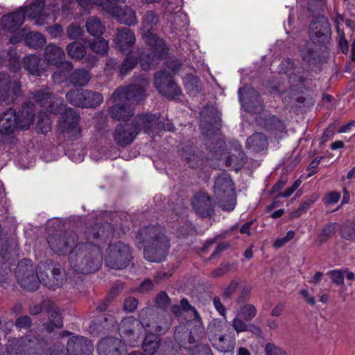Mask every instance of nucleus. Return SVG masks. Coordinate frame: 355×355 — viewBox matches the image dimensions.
Instances as JSON below:
<instances>
[{
    "instance_id": "1",
    "label": "nucleus",
    "mask_w": 355,
    "mask_h": 355,
    "mask_svg": "<svg viewBox=\"0 0 355 355\" xmlns=\"http://www.w3.org/2000/svg\"><path fill=\"white\" fill-rule=\"evenodd\" d=\"M114 230L110 224L95 225L85 232L86 243L83 241L76 244L69 255V265L75 271L87 273L96 271L102 263V252L98 246L92 245L93 241L102 237L109 239Z\"/></svg>"
},
{
    "instance_id": "2",
    "label": "nucleus",
    "mask_w": 355,
    "mask_h": 355,
    "mask_svg": "<svg viewBox=\"0 0 355 355\" xmlns=\"http://www.w3.org/2000/svg\"><path fill=\"white\" fill-rule=\"evenodd\" d=\"M148 86V80L139 77L138 83L116 89L110 98L114 104L109 111L112 118L119 121L131 117L134 114L131 105L145 98Z\"/></svg>"
},
{
    "instance_id": "3",
    "label": "nucleus",
    "mask_w": 355,
    "mask_h": 355,
    "mask_svg": "<svg viewBox=\"0 0 355 355\" xmlns=\"http://www.w3.org/2000/svg\"><path fill=\"white\" fill-rule=\"evenodd\" d=\"M158 21V16L153 10L147 11L143 17L141 31L143 39L149 46V52L140 57L141 67L144 70H148L158 64L167 52L163 40L151 32Z\"/></svg>"
},
{
    "instance_id": "4",
    "label": "nucleus",
    "mask_w": 355,
    "mask_h": 355,
    "mask_svg": "<svg viewBox=\"0 0 355 355\" xmlns=\"http://www.w3.org/2000/svg\"><path fill=\"white\" fill-rule=\"evenodd\" d=\"M137 240L144 247V257L151 262L164 261L170 248V240L161 226H148L141 228Z\"/></svg>"
},
{
    "instance_id": "5",
    "label": "nucleus",
    "mask_w": 355,
    "mask_h": 355,
    "mask_svg": "<svg viewBox=\"0 0 355 355\" xmlns=\"http://www.w3.org/2000/svg\"><path fill=\"white\" fill-rule=\"evenodd\" d=\"M164 126L159 118L155 114L137 115L132 123L119 124L116 126L114 139L118 145L125 146L134 141L140 130H143L145 132L154 135L158 134Z\"/></svg>"
},
{
    "instance_id": "6",
    "label": "nucleus",
    "mask_w": 355,
    "mask_h": 355,
    "mask_svg": "<svg viewBox=\"0 0 355 355\" xmlns=\"http://www.w3.org/2000/svg\"><path fill=\"white\" fill-rule=\"evenodd\" d=\"M35 112L31 105L26 104L16 112L10 108L0 116V132L9 135L15 130L29 128L34 120Z\"/></svg>"
},
{
    "instance_id": "7",
    "label": "nucleus",
    "mask_w": 355,
    "mask_h": 355,
    "mask_svg": "<svg viewBox=\"0 0 355 355\" xmlns=\"http://www.w3.org/2000/svg\"><path fill=\"white\" fill-rule=\"evenodd\" d=\"M214 193L219 206L225 211H232L236 204V193L230 176L222 173L218 176L214 184Z\"/></svg>"
},
{
    "instance_id": "8",
    "label": "nucleus",
    "mask_w": 355,
    "mask_h": 355,
    "mask_svg": "<svg viewBox=\"0 0 355 355\" xmlns=\"http://www.w3.org/2000/svg\"><path fill=\"white\" fill-rule=\"evenodd\" d=\"M132 259V252L130 247L123 242L110 245L105 251V265L112 269L125 268L130 265Z\"/></svg>"
},
{
    "instance_id": "9",
    "label": "nucleus",
    "mask_w": 355,
    "mask_h": 355,
    "mask_svg": "<svg viewBox=\"0 0 355 355\" xmlns=\"http://www.w3.org/2000/svg\"><path fill=\"white\" fill-rule=\"evenodd\" d=\"M15 275L18 283L25 289L34 291L38 288L40 280L31 260H21L16 268Z\"/></svg>"
},
{
    "instance_id": "10",
    "label": "nucleus",
    "mask_w": 355,
    "mask_h": 355,
    "mask_svg": "<svg viewBox=\"0 0 355 355\" xmlns=\"http://www.w3.org/2000/svg\"><path fill=\"white\" fill-rule=\"evenodd\" d=\"M140 324L147 331H154L156 333H162L171 327L169 317L164 318L156 315L151 309H143L139 315Z\"/></svg>"
},
{
    "instance_id": "11",
    "label": "nucleus",
    "mask_w": 355,
    "mask_h": 355,
    "mask_svg": "<svg viewBox=\"0 0 355 355\" xmlns=\"http://www.w3.org/2000/svg\"><path fill=\"white\" fill-rule=\"evenodd\" d=\"M79 240L75 232H70L51 235L48 239V243L55 253L64 255L70 253L73 247L80 241Z\"/></svg>"
},
{
    "instance_id": "12",
    "label": "nucleus",
    "mask_w": 355,
    "mask_h": 355,
    "mask_svg": "<svg viewBox=\"0 0 355 355\" xmlns=\"http://www.w3.org/2000/svg\"><path fill=\"white\" fill-rule=\"evenodd\" d=\"M107 3L103 6V10L115 17L120 23L127 26L135 25L137 24V19L135 10L128 6L119 8L116 6V3L123 2L125 0H106Z\"/></svg>"
},
{
    "instance_id": "13",
    "label": "nucleus",
    "mask_w": 355,
    "mask_h": 355,
    "mask_svg": "<svg viewBox=\"0 0 355 355\" xmlns=\"http://www.w3.org/2000/svg\"><path fill=\"white\" fill-rule=\"evenodd\" d=\"M24 16L31 18L35 24L43 26L55 20L49 8H45L44 0H33L29 6H24Z\"/></svg>"
},
{
    "instance_id": "14",
    "label": "nucleus",
    "mask_w": 355,
    "mask_h": 355,
    "mask_svg": "<svg viewBox=\"0 0 355 355\" xmlns=\"http://www.w3.org/2000/svg\"><path fill=\"white\" fill-rule=\"evenodd\" d=\"M33 99L47 112L54 114H62L61 112L66 109L63 99L52 96L48 89L36 91L33 94Z\"/></svg>"
},
{
    "instance_id": "15",
    "label": "nucleus",
    "mask_w": 355,
    "mask_h": 355,
    "mask_svg": "<svg viewBox=\"0 0 355 355\" xmlns=\"http://www.w3.org/2000/svg\"><path fill=\"white\" fill-rule=\"evenodd\" d=\"M140 322L133 317L125 318L121 320L119 326L120 336L126 345L136 347L140 339V333L138 331Z\"/></svg>"
},
{
    "instance_id": "16",
    "label": "nucleus",
    "mask_w": 355,
    "mask_h": 355,
    "mask_svg": "<svg viewBox=\"0 0 355 355\" xmlns=\"http://www.w3.org/2000/svg\"><path fill=\"white\" fill-rule=\"evenodd\" d=\"M79 114L73 109L67 107L62 113L58 121V129L63 134L67 135L69 137L73 138L80 133V128L78 125Z\"/></svg>"
},
{
    "instance_id": "17",
    "label": "nucleus",
    "mask_w": 355,
    "mask_h": 355,
    "mask_svg": "<svg viewBox=\"0 0 355 355\" xmlns=\"http://www.w3.org/2000/svg\"><path fill=\"white\" fill-rule=\"evenodd\" d=\"M21 94V83L18 77L10 78L6 73H0V101L10 103Z\"/></svg>"
},
{
    "instance_id": "18",
    "label": "nucleus",
    "mask_w": 355,
    "mask_h": 355,
    "mask_svg": "<svg viewBox=\"0 0 355 355\" xmlns=\"http://www.w3.org/2000/svg\"><path fill=\"white\" fill-rule=\"evenodd\" d=\"M239 101L241 106L248 112L261 113L263 110L262 101L258 92L251 87H242L239 89Z\"/></svg>"
},
{
    "instance_id": "19",
    "label": "nucleus",
    "mask_w": 355,
    "mask_h": 355,
    "mask_svg": "<svg viewBox=\"0 0 355 355\" xmlns=\"http://www.w3.org/2000/svg\"><path fill=\"white\" fill-rule=\"evenodd\" d=\"M154 83L159 92L166 98H174L181 94L180 88L165 70L155 74Z\"/></svg>"
},
{
    "instance_id": "20",
    "label": "nucleus",
    "mask_w": 355,
    "mask_h": 355,
    "mask_svg": "<svg viewBox=\"0 0 355 355\" xmlns=\"http://www.w3.org/2000/svg\"><path fill=\"white\" fill-rule=\"evenodd\" d=\"M184 326L178 327L175 331V338L184 348L195 351L193 355H212L211 349L207 345H196L193 337L185 330Z\"/></svg>"
},
{
    "instance_id": "21",
    "label": "nucleus",
    "mask_w": 355,
    "mask_h": 355,
    "mask_svg": "<svg viewBox=\"0 0 355 355\" xmlns=\"http://www.w3.org/2000/svg\"><path fill=\"white\" fill-rule=\"evenodd\" d=\"M330 25L326 18L320 17L313 20L309 28V37L314 44L326 42L331 35Z\"/></svg>"
},
{
    "instance_id": "22",
    "label": "nucleus",
    "mask_w": 355,
    "mask_h": 355,
    "mask_svg": "<svg viewBox=\"0 0 355 355\" xmlns=\"http://www.w3.org/2000/svg\"><path fill=\"white\" fill-rule=\"evenodd\" d=\"M44 56L49 64L55 66L57 68L72 70L73 67L71 62L65 60L64 50L54 44H49L46 46Z\"/></svg>"
},
{
    "instance_id": "23",
    "label": "nucleus",
    "mask_w": 355,
    "mask_h": 355,
    "mask_svg": "<svg viewBox=\"0 0 355 355\" xmlns=\"http://www.w3.org/2000/svg\"><path fill=\"white\" fill-rule=\"evenodd\" d=\"M93 349L91 341L83 336H71L67 345V352L71 355H92Z\"/></svg>"
},
{
    "instance_id": "24",
    "label": "nucleus",
    "mask_w": 355,
    "mask_h": 355,
    "mask_svg": "<svg viewBox=\"0 0 355 355\" xmlns=\"http://www.w3.org/2000/svg\"><path fill=\"white\" fill-rule=\"evenodd\" d=\"M125 343L114 337L102 339L98 345L99 355H122L125 351Z\"/></svg>"
},
{
    "instance_id": "25",
    "label": "nucleus",
    "mask_w": 355,
    "mask_h": 355,
    "mask_svg": "<svg viewBox=\"0 0 355 355\" xmlns=\"http://www.w3.org/2000/svg\"><path fill=\"white\" fill-rule=\"evenodd\" d=\"M24 22V8H19L18 10L3 15L1 18V25L3 29L15 32Z\"/></svg>"
},
{
    "instance_id": "26",
    "label": "nucleus",
    "mask_w": 355,
    "mask_h": 355,
    "mask_svg": "<svg viewBox=\"0 0 355 355\" xmlns=\"http://www.w3.org/2000/svg\"><path fill=\"white\" fill-rule=\"evenodd\" d=\"M135 33L128 28L119 29L116 33L114 43L119 51L124 53L135 43Z\"/></svg>"
},
{
    "instance_id": "27",
    "label": "nucleus",
    "mask_w": 355,
    "mask_h": 355,
    "mask_svg": "<svg viewBox=\"0 0 355 355\" xmlns=\"http://www.w3.org/2000/svg\"><path fill=\"white\" fill-rule=\"evenodd\" d=\"M191 203L196 213L202 217L209 216L213 211L210 198L204 192L196 193Z\"/></svg>"
},
{
    "instance_id": "28",
    "label": "nucleus",
    "mask_w": 355,
    "mask_h": 355,
    "mask_svg": "<svg viewBox=\"0 0 355 355\" xmlns=\"http://www.w3.org/2000/svg\"><path fill=\"white\" fill-rule=\"evenodd\" d=\"M51 270V277H47V279H44L41 275V281L44 282V284L53 289L60 286L64 283L65 279V275L62 271L60 265H54L50 268Z\"/></svg>"
},
{
    "instance_id": "29",
    "label": "nucleus",
    "mask_w": 355,
    "mask_h": 355,
    "mask_svg": "<svg viewBox=\"0 0 355 355\" xmlns=\"http://www.w3.org/2000/svg\"><path fill=\"white\" fill-rule=\"evenodd\" d=\"M41 59L36 55H30L24 58L22 64L29 74L35 76L42 75L43 69L40 67Z\"/></svg>"
},
{
    "instance_id": "30",
    "label": "nucleus",
    "mask_w": 355,
    "mask_h": 355,
    "mask_svg": "<svg viewBox=\"0 0 355 355\" xmlns=\"http://www.w3.org/2000/svg\"><path fill=\"white\" fill-rule=\"evenodd\" d=\"M210 342L215 349L223 353H232L235 347V340L230 336L227 337L226 334Z\"/></svg>"
},
{
    "instance_id": "31",
    "label": "nucleus",
    "mask_w": 355,
    "mask_h": 355,
    "mask_svg": "<svg viewBox=\"0 0 355 355\" xmlns=\"http://www.w3.org/2000/svg\"><path fill=\"white\" fill-rule=\"evenodd\" d=\"M85 27L87 32L92 37H101L105 30L101 19L96 16L89 17L86 20Z\"/></svg>"
},
{
    "instance_id": "32",
    "label": "nucleus",
    "mask_w": 355,
    "mask_h": 355,
    "mask_svg": "<svg viewBox=\"0 0 355 355\" xmlns=\"http://www.w3.org/2000/svg\"><path fill=\"white\" fill-rule=\"evenodd\" d=\"M228 326L226 322L218 320H212L207 327V334L209 340H213L220 336H223L226 334Z\"/></svg>"
},
{
    "instance_id": "33",
    "label": "nucleus",
    "mask_w": 355,
    "mask_h": 355,
    "mask_svg": "<svg viewBox=\"0 0 355 355\" xmlns=\"http://www.w3.org/2000/svg\"><path fill=\"white\" fill-rule=\"evenodd\" d=\"M246 146L253 151L259 152L267 148L268 139L263 134L257 132L248 137Z\"/></svg>"
},
{
    "instance_id": "34",
    "label": "nucleus",
    "mask_w": 355,
    "mask_h": 355,
    "mask_svg": "<svg viewBox=\"0 0 355 355\" xmlns=\"http://www.w3.org/2000/svg\"><path fill=\"white\" fill-rule=\"evenodd\" d=\"M83 96V107H95L99 105L103 101L102 94L92 90H84Z\"/></svg>"
},
{
    "instance_id": "35",
    "label": "nucleus",
    "mask_w": 355,
    "mask_h": 355,
    "mask_svg": "<svg viewBox=\"0 0 355 355\" xmlns=\"http://www.w3.org/2000/svg\"><path fill=\"white\" fill-rule=\"evenodd\" d=\"M66 51L71 58L76 60H81L86 55V47L79 42H72L68 44Z\"/></svg>"
},
{
    "instance_id": "36",
    "label": "nucleus",
    "mask_w": 355,
    "mask_h": 355,
    "mask_svg": "<svg viewBox=\"0 0 355 355\" xmlns=\"http://www.w3.org/2000/svg\"><path fill=\"white\" fill-rule=\"evenodd\" d=\"M160 338L154 334L146 336L142 347L146 355H154L159 347Z\"/></svg>"
},
{
    "instance_id": "37",
    "label": "nucleus",
    "mask_w": 355,
    "mask_h": 355,
    "mask_svg": "<svg viewBox=\"0 0 355 355\" xmlns=\"http://www.w3.org/2000/svg\"><path fill=\"white\" fill-rule=\"evenodd\" d=\"M7 57L9 65L12 70L14 72L18 71L20 69V64L15 51L10 50L7 52L4 50L0 49V64H6Z\"/></svg>"
},
{
    "instance_id": "38",
    "label": "nucleus",
    "mask_w": 355,
    "mask_h": 355,
    "mask_svg": "<svg viewBox=\"0 0 355 355\" xmlns=\"http://www.w3.org/2000/svg\"><path fill=\"white\" fill-rule=\"evenodd\" d=\"M184 83L187 92L191 95H196L202 89L200 79L193 75L189 74L184 78Z\"/></svg>"
},
{
    "instance_id": "39",
    "label": "nucleus",
    "mask_w": 355,
    "mask_h": 355,
    "mask_svg": "<svg viewBox=\"0 0 355 355\" xmlns=\"http://www.w3.org/2000/svg\"><path fill=\"white\" fill-rule=\"evenodd\" d=\"M90 80V75L87 70L79 69L71 73L69 76L70 82L74 85L85 86Z\"/></svg>"
},
{
    "instance_id": "40",
    "label": "nucleus",
    "mask_w": 355,
    "mask_h": 355,
    "mask_svg": "<svg viewBox=\"0 0 355 355\" xmlns=\"http://www.w3.org/2000/svg\"><path fill=\"white\" fill-rule=\"evenodd\" d=\"M49 323L44 324L47 332L51 333L54 328L60 329L62 327V320L58 311L55 309H50L49 311Z\"/></svg>"
},
{
    "instance_id": "41",
    "label": "nucleus",
    "mask_w": 355,
    "mask_h": 355,
    "mask_svg": "<svg viewBox=\"0 0 355 355\" xmlns=\"http://www.w3.org/2000/svg\"><path fill=\"white\" fill-rule=\"evenodd\" d=\"M49 323L44 324L47 332L51 333L54 328L60 329L62 327V320L58 311L55 309H50L49 311Z\"/></svg>"
},
{
    "instance_id": "42",
    "label": "nucleus",
    "mask_w": 355,
    "mask_h": 355,
    "mask_svg": "<svg viewBox=\"0 0 355 355\" xmlns=\"http://www.w3.org/2000/svg\"><path fill=\"white\" fill-rule=\"evenodd\" d=\"M26 44L33 49L42 47L46 44L44 35L37 32H30L25 37Z\"/></svg>"
},
{
    "instance_id": "43",
    "label": "nucleus",
    "mask_w": 355,
    "mask_h": 355,
    "mask_svg": "<svg viewBox=\"0 0 355 355\" xmlns=\"http://www.w3.org/2000/svg\"><path fill=\"white\" fill-rule=\"evenodd\" d=\"M89 46L93 52L101 56L105 55L109 50L108 42L103 38L89 42Z\"/></svg>"
},
{
    "instance_id": "44",
    "label": "nucleus",
    "mask_w": 355,
    "mask_h": 355,
    "mask_svg": "<svg viewBox=\"0 0 355 355\" xmlns=\"http://www.w3.org/2000/svg\"><path fill=\"white\" fill-rule=\"evenodd\" d=\"M83 89H71L66 94L67 101L76 107H83Z\"/></svg>"
},
{
    "instance_id": "45",
    "label": "nucleus",
    "mask_w": 355,
    "mask_h": 355,
    "mask_svg": "<svg viewBox=\"0 0 355 355\" xmlns=\"http://www.w3.org/2000/svg\"><path fill=\"white\" fill-rule=\"evenodd\" d=\"M135 52L130 51L122 63L120 69V76H124L131 71L137 64V58L134 57Z\"/></svg>"
},
{
    "instance_id": "46",
    "label": "nucleus",
    "mask_w": 355,
    "mask_h": 355,
    "mask_svg": "<svg viewBox=\"0 0 355 355\" xmlns=\"http://www.w3.org/2000/svg\"><path fill=\"white\" fill-rule=\"evenodd\" d=\"M340 234L345 240L355 241V220L348 221L343 224Z\"/></svg>"
},
{
    "instance_id": "47",
    "label": "nucleus",
    "mask_w": 355,
    "mask_h": 355,
    "mask_svg": "<svg viewBox=\"0 0 355 355\" xmlns=\"http://www.w3.org/2000/svg\"><path fill=\"white\" fill-rule=\"evenodd\" d=\"M257 315L256 307L251 304H245L241 306L239 310L238 315L245 321H251Z\"/></svg>"
},
{
    "instance_id": "48",
    "label": "nucleus",
    "mask_w": 355,
    "mask_h": 355,
    "mask_svg": "<svg viewBox=\"0 0 355 355\" xmlns=\"http://www.w3.org/2000/svg\"><path fill=\"white\" fill-rule=\"evenodd\" d=\"M183 156L188 161L191 167L196 168L202 166L205 163L204 159H202V153L199 152L198 153H192L185 152Z\"/></svg>"
},
{
    "instance_id": "49",
    "label": "nucleus",
    "mask_w": 355,
    "mask_h": 355,
    "mask_svg": "<svg viewBox=\"0 0 355 355\" xmlns=\"http://www.w3.org/2000/svg\"><path fill=\"white\" fill-rule=\"evenodd\" d=\"M67 37L69 40H75L80 39L83 35V30L81 26L76 24H71L66 30Z\"/></svg>"
},
{
    "instance_id": "50",
    "label": "nucleus",
    "mask_w": 355,
    "mask_h": 355,
    "mask_svg": "<svg viewBox=\"0 0 355 355\" xmlns=\"http://www.w3.org/2000/svg\"><path fill=\"white\" fill-rule=\"evenodd\" d=\"M318 196L317 194H313L307 198L300 206L298 209L295 211V216H300L303 213L306 212L310 207L318 200Z\"/></svg>"
},
{
    "instance_id": "51",
    "label": "nucleus",
    "mask_w": 355,
    "mask_h": 355,
    "mask_svg": "<svg viewBox=\"0 0 355 355\" xmlns=\"http://www.w3.org/2000/svg\"><path fill=\"white\" fill-rule=\"evenodd\" d=\"M76 1L84 10L90 9L93 5H99L103 8V6L107 3L106 0H76Z\"/></svg>"
},
{
    "instance_id": "52",
    "label": "nucleus",
    "mask_w": 355,
    "mask_h": 355,
    "mask_svg": "<svg viewBox=\"0 0 355 355\" xmlns=\"http://www.w3.org/2000/svg\"><path fill=\"white\" fill-rule=\"evenodd\" d=\"M301 53L303 60L308 62H312L317 59V52L315 49L309 45L303 49Z\"/></svg>"
},
{
    "instance_id": "53",
    "label": "nucleus",
    "mask_w": 355,
    "mask_h": 355,
    "mask_svg": "<svg viewBox=\"0 0 355 355\" xmlns=\"http://www.w3.org/2000/svg\"><path fill=\"white\" fill-rule=\"evenodd\" d=\"M209 114H211V121H213L216 124H218L220 121V113L212 106L204 107L201 111V114L204 116H207L209 117Z\"/></svg>"
},
{
    "instance_id": "54",
    "label": "nucleus",
    "mask_w": 355,
    "mask_h": 355,
    "mask_svg": "<svg viewBox=\"0 0 355 355\" xmlns=\"http://www.w3.org/2000/svg\"><path fill=\"white\" fill-rule=\"evenodd\" d=\"M337 223H331L325 225L322 230V233L321 235L322 240H327L329 237L334 235L337 230Z\"/></svg>"
},
{
    "instance_id": "55",
    "label": "nucleus",
    "mask_w": 355,
    "mask_h": 355,
    "mask_svg": "<svg viewBox=\"0 0 355 355\" xmlns=\"http://www.w3.org/2000/svg\"><path fill=\"white\" fill-rule=\"evenodd\" d=\"M58 71L55 72L52 78L53 80V82L55 83H61L66 80L68 77L67 73L69 72L71 70H67L66 69L63 68H58Z\"/></svg>"
},
{
    "instance_id": "56",
    "label": "nucleus",
    "mask_w": 355,
    "mask_h": 355,
    "mask_svg": "<svg viewBox=\"0 0 355 355\" xmlns=\"http://www.w3.org/2000/svg\"><path fill=\"white\" fill-rule=\"evenodd\" d=\"M156 304L162 309H166L170 304V299L165 292H160L155 298Z\"/></svg>"
},
{
    "instance_id": "57",
    "label": "nucleus",
    "mask_w": 355,
    "mask_h": 355,
    "mask_svg": "<svg viewBox=\"0 0 355 355\" xmlns=\"http://www.w3.org/2000/svg\"><path fill=\"white\" fill-rule=\"evenodd\" d=\"M330 275L332 282L336 285H341L344 282V275L342 270H334L328 272Z\"/></svg>"
},
{
    "instance_id": "58",
    "label": "nucleus",
    "mask_w": 355,
    "mask_h": 355,
    "mask_svg": "<svg viewBox=\"0 0 355 355\" xmlns=\"http://www.w3.org/2000/svg\"><path fill=\"white\" fill-rule=\"evenodd\" d=\"M265 352L267 355H286L284 350L272 343H268L266 345Z\"/></svg>"
},
{
    "instance_id": "59",
    "label": "nucleus",
    "mask_w": 355,
    "mask_h": 355,
    "mask_svg": "<svg viewBox=\"0 0 355 355\" xmlns=\"http://www.w3.org/2000/svg\"><path fill=\"white\" fill-rule=\"evenodd\" d=\"M31 320L27 315L19 317L15 321V325L19 329H26L31 327Z\"/></svg>"
},
{
    "instance_id": "60",
    "label": "nucleus",
    "mask_w": 355,
    "mask_h": 355,
    "mask_svg": "<svg viewBox=\"0 0 355 355\" xmlns=\"http://www.w3.org/2000/svg\"><path fill=\"white\" fill-rule=\"evenodd\" d=\"M232 326L237 332H243L248 329V324L239 315L233 320Z\"/></svg>"
},
{
    "instance_id": "61",
    "label": "nucleus",
    "mask_w": 355,
    "mask_h": 355,
    "mask_svg": "<svg viewBox=\"0 0 355 355\" xmlns=\"http://www.w3.org/2000/svg\"><path fill=\"white\" fill-rule=\"evenodd\" d=\"M138 305V300L132 297H127L124 301V309L128 312L134 311Z\"/></svg>"
},
{
    "instance_id": "62",
    "label": "nucleus",
    "mask_w": 355,
    "mask_h": 355,
    "mask_svg": "<svg viewBox=\"0 0 355 355\" xmlns=\"http://www.w3.org/2000/svg\"><path fill=\"white\" fill-rule=\"evenodd\" d=\"M47 32L53 38H57L62 35L63 28L59 24H55L47 28Z\"/></svg>"
},
{
    "instance_id": "63",
    "label": "nucleus",
    "mask_w": 355,
    "mask_h": 355,
    "mask_svg": "<svg viewBox=\"0 0 355 355\" xmlns=\"http://www.w3.org/2000/svg\"><path fill=\"white\" fill-rule=\"evenodd\" d=\"M340 198V193L332 191L328 193L324 198V202L326 205H333L338 202Z\"/></svg>"
},
{
    "instance_id": "64",
    "label": "nucleus",
    "mask_w": 355,
    "mask_h": 355,
    "mask_svg": "<svg viewBox=\"0 0 355 355\" xmlns=\"http://www.w3.org/2000/svg\"><path fill=\"white\" fill-rule=\"evenodd\" d=\"M154 284L150 279H145L138 287L137 291L140 293H146L153 290Z\"/></svg>"
}]
</instances>
